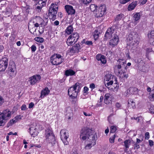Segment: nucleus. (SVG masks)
<instances>
[{"instance_id":"63","label":"nucleus","mask_w":154,"mask_h":154,"mask_svg":"<svg viewBox=\"0 0 154 154\" xmlns=\"http://www.w3.org/2000/svg\"><path fill=\"white\" fill-rule=\"evenodd\" d=\"M54 25L56 26L58 25L59 24V22L57 20H56L54 21Z\"/></svg>"},{"instance_id":"49","label":"nucleus","mask_w":154,"mask_h":154,"mask_svg":"<svg viewBox=\"0 0 154 154\" xmlns=\"http://www.w3.org/2000/svg\"><path fill=\"white\" fill-rule=\"evenodd\" d=\"M36 49V48L34 45H32L31 47V50L32 52H34Z\"/></svg>"},{"instance_id":"11","label":"nucleus","mask_w":154,"mask_h":154,"mask_svg":"<svg viewBox=\"0 0 154 154\" xmlns=\"http://www.w3.org/2000/svg\"><path fill=\"white\" fill-rule=\"evenodd\" d=\"M61 139L63 141L65 145H67L68 142L66 140L69 137L68 131L66 129H63L60 132Z\"/></svg>"},{"instance_id":"55","label":"nucleus","mask_w":154,"mask_h":154,"mask_svg":"<svg viewBox=\"0 0 154 154\" xmlns=\"http://www.w3.org/2000/svg\"><path fill=\"white\" fill-rule=\"evenodd\" d=\"M147 1V0H140V2L141 4L143 5L146 3Z\"/></svg>"},{"instance_id":"6","label":"nucleus","mask_w":154,"mask_h":154,"mask_svg":"<svg viewBox=\"0 0 154 154\" xmlns=\"http://www.w3.org/2000/svg\"><path fill=\"white\" fill-rule=\"evenodd\" d=\"M45 141L49 143H51L52 146H54L56 141L51 128L48 127L45 130Z\"/></svg>"},{"instance_id":"16","label":"nucleus","mask_w":154,"mask_h":154,"mask_svg":"<svg viewBox=\"0 0 154 154\" xmlns=\"http://www.w3.org/2000/svg\"><path fill=\"white\" fill-rule=\"evenodd\" d=\"M65 9L68 15H73L75 14V11L73 7L70 5H67L65 6Z\"/></svg>"},{"instance_id":"52","label":"nucleus","mask_w":154,"mask_h":154,"mask_svg":"<svg viewBox=\"0 0 154 154\" xmlns=\"http://www.w3.org/2000/svg\"><path fill=\"white\" fill-rule=\"evenodd\" d=\"M113 83V82L111 80L109 82H107L106 84V85L107 86H109L110 85H112Z\"/></svg>"},{"instance_id":"58","label":"nucleus","mask_w":154,"mask_h":154,"mask_svg":"<svg viewBox=\"0 0 154 154\" xmlns=\"http://www.w3.org/2000/svg\"><path fill=\"white\" fill-rule=\"evenodd\" d=\"M34 106V104L32 102L30 103L29 105V108H32Z\"/></svg>"},{"instance_id":"48","label":"nucleus","mask_w":154,"mask_h":154,"mask_svg":"<svg viewBox=\"0 0 154 154\" xmlns=\"http://www.w3.org/2000/svg\"><path fill=\"white\" fill-rule=\"evenodd\" d=\"M82 0V2L84 4H85L87 5V4L89 3L90 2H91L92 0Z\"/></svg>"},{"instance_id":"20","label":"nucleus","mask_w":154,"mask_h":154,"mask_svg":"<svg viewBox=\"0 0 154 154\" xmlns=\"http://www.w3.org/2000/svg\"><path fill=\"white\" fill-rule=\"evenodd\" d=\"M50 92V90L48 88L46 87L42 90L41 94L40 97L43 98L45 96L48 95Z\"/></svg>"},{"instance_id":"39","label":"nucleus","mask_w":154,"mask_h":154,"mask_svg":"<svg viewBox=\"0 0 154 154\" xmlns=\"http://www.w3.org/2000/svg\"><path fill=\"white\" fill-rule=\"evenodd\" d=\"M43 20L44 22L45 23V24L46 25L48 21V17L46 14H45L43 16Z\"/></svg>"},{"instance_id":"15","label":"nucleus","mask_w":154,"mask_h":154,"mask_svg":"<svg viewBox=\"0 0 154 154\" xmlns=\"http://www.w3.org/2000/svg\"><path fill=\"white\" fill-rule=\"evenodd\" d=\"M0 114L2 115L1 116H3L4 119L6 121L11 118L12 112L9 110L6 109L4 110L2 112H0Z\"/></svg>"},{"instance_id":"36","label":"nucleus","mask_w":154,"mask_h":154,"mask_svg":"<svg viewBox=\"0 0 154 154\" xmlns=\"http://www.w3.org/2000/svg\"><path fill=\"white\" fill-rule=\"evenodd\" d=\"M35 40L37 42L42 43L44 41V39L40 37H37L35 38Z\"/></svg>"},{"instance_id":"57","label":"nucleus","mask_w":154,"mask_h":154,"mask_svg":"<svg viewBox=\"0 0 154 154\" xmlns=\"http://www.w3.org/2000/svg\"><path fill=\"white\" fill-rule=\"evenodd\" d=\"M149 97L151 100L153 101V98H154V94H152L151 95H150Z\"/></svg>"},{"instance_id":"9","label":"nucleus","mask_w":154,"mask_h":154,"mask_svg":"<svg viewBox=\"0 0 154 154\" xmlns=\"http://www.w3.org/2000/svg\"><path fill=\"white\" fill-rule=\"evenodd\" d=\"M79 35L76 32L74 33L69 36L68 38L66 43L68 46H70L74 44L78 40Z\"/></svg>"},{"instance_id":"44","label":"nucleus","mask_w":154,"mask_h":154,"mask_svg":"<svg viewBox=\"0 0 154 154\" xmlns=\"http://www.w3.org/2000/svg\"><path fill=\"white\" fill-rule=\"evenodd\" d=\"M99 36V34L97 30H95L94 31V37L95 39L97 38Z\"/></svg>"},{"instance_id":"23","label":"nucleus","mask_w":154,"mask_h":154,"mask_svg":"<svg viewBox=\"0 0 154 154\" xmlns=\"http://www.w3.org/2000/svg\"><path fill=\"white\" fill-rule=\"evenodd\" d=\"M73 31V29L72 26L70 25L65 30V33L68 35H69L72 33Z\"/></svg>"},{"instance_id":"28","label":"nucleus","mask_w":154,"mask_h":154,"mask_svg":"<svg viewBox=\"0 0 154 154\" xmlns=\"http://www.w3.org/2000/svg\"><path fill=\"white\" fill-rule=\"evenodd\" d=\"M128 103L129 106H131L133 108H134L135 107V103L132 99H130L128 100Z\"/></svg>"},{"instance_id":"8","label":"nucleus","mask_w":154,"mask_h":154,"mask_svg":"<svg viewBox=\"0 0 154 154\" xmlns=\"http://www.w3.org/2000/svg\"><path fill=\"white\" fill-rule=\"evenodd\" d=\"M63 57L57 54L53 55L50 58V61L53 65H59L63 62Z\"/></svg>"},{"instance_id":"21","label":"nucleus","mask_w":154,"mask_h":154,"mask_svg":"<svg viewBox=\"0 0 154 154\" xmlns=\"http://www.w3.org/2000/svg\"><path fill=\"white\" fill-rule=\"evenodd\" d=\"M111 95L109 93L106 94L104 96V101L105 103L109 104L111 102Z\"/></svg>"},{"instance_id":"26","label":"nucleus","mask_w":154,"mask_h":154,"mask_svg":"<svg viewBox=\"0 0 154 154\" xmlns=\"http://www.w3.org/2000/svg\"><path fill=\"white\" fill-rule=\"evenodd\" d=\"M75 72L72 70L69 69L66 71L65 74L66 76L73 75L75 74Z\"/></svg>"},{"instance_id":"1","label":"nucleus","mask_w":154,"mask_h":154,"mask_svg":"<svg viewBox=\"0 0 154 154\" xmlns=\"http://www.w3.org/2000/svg\"><path fill=\"white\" fill-rule=\"evenodd\" d=\"M97 137L94 130L88 126L83 127L80 131V139L83 140H87L85 147V149H90L96 144L95 138Z\"/></svg>"},{"instance_id":"24","label":"nucleus","mask_w":154,"mask_h":154,"mask_svg":"<svg viewBox=\"0 0 154 154\" xmlns=\"http://www.w3.org/2000/svg\"><path fill=\"white\" fill-rule=\"evenodd\" d=\"M137 88L135 87H131L129 89L127 90V94H133L135 92H137Z\"/></svg>"},{"instance_id":"7","label":"nucleus","mask_w":154,"mask_h":154,"mask_svg":"<svg viewBox=\"0 0 154 154\" xmlns=\"http://www.w3.org/2000/svg\"><path fill=\"white\" fill-rule=\"evenodd\" d=\"M80 89L79 85L76 83L69 88L68 91V94L72 98L74 99L77 97Z\"/></svg>"},{"instance_id":"42","label":"nucleus","mask_w":154,"mask_h":154,"mask_svg":"<svg viewBox=\"0 0 154 154\" xmlns=\"http://www.w3.org/2000/svg\"><path fill=\"white\" fill-rule=\"evenodd\" d=\"M2 115L0 114V124L1 125L3 123H5V122L6 120L4 119V118L3 116H1Z\"/></svg>"},{"instance_id":"10","label":"nucleus","mask_w":154,"mask_h":154,"mask_svg":"<svg viewBox=\"0 0 154 154\" xmlns=\"http://www.w3.org/2000/svg\"><path fill=\"white\" fill-rule=\"evenodd\" d=\"M17 73L16 66L13 62L10 63L8 70V74L11 77L13 78Z\"/></svg>"},{"instance_id":"37","label":"nucleus","mask_w":154,"mask_h":154,"mask_svg":"<svg viewBox=\"0 0 154 154\" xmlns=\"http://www.w3.org/2000/svg\"><path fill=\"white\" fill-rule=\"evenodd\" d=\"M11 14V12L10 10L8 9L5 12L4 15L5 17H7L10 16Z\"/></svg>"},{"instance_id":"64","label":"nucleus","mask_w":154,"mask_h":154,"mask_svg":"<svg viewBox=\"0 0 154 154\" xmlns=\"http://www.w3.org/2000/svg\"><path fill=\"white\" fill-rule=\"evenodd\" d=\"M4 49V47L2 45H0V53Z\"/></svg>"},{"instance_id":"2","label":"nucleus","mask_w":154,"mask_h":154,"mask_svg":"<svg viewBox=\"0 0 154 154\" xmlns=\"http://www.w3.org/2000/svg\"><path fill=\"white\" fill-rule=\"evenodd\" d=\"M118 62L119 64L118 65L115 66L114 70L116 74L119 75L120 78L121 79H127L128 75L126 74L127 71V66L125 64L126 62L123 59H119Z\"/></svg>"},{"instance_id":"31","label":"nucleus","mask_w":154,"mask_h":154,"mask_svg":"<svg viewBox=\"0 0 154 154\" xmlns=\"http://www.w3.org/2000/svg\"><path fill=\"white\" fill-rule=\"evenodd\" d=\"M73 114L71 110H70L69 113H67L66 115V117L68 118L69 120H71L72 119Z\"/></svg>"},{"instance_id":"32","label":"nucleus","mask_w":154,"mask_h":154,"mask_svg":"<svg viewBox=\"0 0 154 154\" xmlns=\"http://www.w3.org/2000/svg\"><path fill=\"white\" fill-rule=\"evenodd\" d=\"M90 9L91 11H97V6L95 4H92L90 5Z\"/></svg>"},{"instance_id":"3","label":"nucleus","mask_w":154,"mask_h":154,"mask_svg":"<svg viewBox=\"0 0 154 154\" xmlns=\"http://www.w3.org/2000/svg\"><path fill=\"white\" fill-rule=\"evenodd\" d=\"M116 33L117 32L114 30L113 28L111 27L107 29L105 35V36L106 38H108L111 36L112 38L110 40L109 44L112 47L116 45L119 41Z\"/></svg>"},{"instance_id":"43","label":"nucleus","mask_w":154,"mask_h":154,"mask_svg":"<svg viewBox=\"0 0 154 154\" xmlns=\"http://www.w3.org/2000/svg\"><path fill=\"white\" fill-rule=\"evenodd\" d=\"M103 96H101L100 97V100L98 101V103L97 104V106H101V103L103 99Z\"/></svg>"},{"instance_id":"14","label":"nucleus","mask_w":154,"mask_h":154,"mask_svg":"<svg viewBox=\"0 0 154 154\" xmlns=\"http://www.w3.org/2000/svg\"><path fill=\"white\" fill-rule=\"evenodd\" d=\"M8 59L6 57L2 58L0 60V71H4L8 66Z\"/></svg>"},{"instance_id":"60","label":"nucleus","mask_w":154,"mask_h":154,"mask_svg":"<svg viewBox=\"0 0 154 154\" xmlns=\"http://www.w3.org/2000/svg\"><path fill=\"white\" fill-rule=\"evenodd\" d=\"M84 90L85 93L87 92L88 91V88L86 86H85L84 88Z\"/></svg>"},{"instance_id":"56","label":"nucleus","mask_w":154,"mask_h":154,"mask_svg":"<svg viewBox=\"0 0 154 154\" xmlns=\"http://www.w3.org/2000/svg\"><path fill=\"white\" fill-rule=\"evenodd\" d=\"M119 86L117 84H116V87H114V91L115 92H117L118 90Z\"/></svg>"},{"instance_id":"53","label":"nucleus","mask_w":154,"mask_h":154,"mask_svg":"<svg viewBox=\"0 0 154 154\" xmlns=\"http://www.w3.org/2000/svg\"><path fill=\"white\" fill-rule=\"evenodd\" d=\"M90 87L92 89H94L95 88V85L94 83H91L90 85Z\"/></svg>"},{"instance_id":"29","label":"nucleus","mask_w":154,"mask_h":154,"mask_svg":"<svg viewBox=\"0 0 154 154\" xmlns=\"http://www.w3.org/2000/svg\"><path fill=\"white\" fill-rule=\"evenodd\" d=\"M131 140H127L124 142V145L126 148H128L131 145Z\"/></svg>"},{"instance_id":"41","label":"nucleus","mask_w":154,"mask_h":154,"mask_svg":"<svg viewBox=\"0 0 154 154\" xmlns=\"http://www.w3.org/2000/svg\"><path fill=\"white\" fill-rule=\"evenodd\" d=\"M148 37L149 38L154 37V30H152L148 34Z\"/></svg>"},{"instance_id":"5","label":"nucleus","mask_w":154,"mask_h":154,"mask_svg":"<svg viewBox=\"0 0 154 154\" xmlns=\"http://www.w3.org/2000/svg\"><path fill=\"white\" fill-rule=\"evenodd\" d=\"M58 2L52 3L49 7L48 14L52 20H54L56 19V14L58 8Z\"/></svg>"},{"instance_id":"40","label":"nucleus","mask_w":154,"mask_h":154,"mask_svg":"<svg viewBox=\"0 0 154 154\" xmlns=\"http://www.w3.org/2000/svg\"><path fill=\"white\" fill-rule=\"evenodd\" d=\"M116 130V127L115 126H112L110 128V132L113 133Z\"/></svg>"},{"instance_id":"34","label":"nucleus","mask_w":154,"mask_h":154,"mask_svg":"<svg viewBox=\"0 0 154 154\" xmlns=\"http://www.w3.org/2000/svg\"><path fill=\"white\" fill-rule=\"evenodd\" d=\"M114 118L113 117V115L111 114L108 117V120L109 122L111 124H112L113 123V121H114Z\"/></svg>"},{"instance_id":"59","label":"nucleus","mask_w":154,"mask_h":154,"mask_svg":"<svg viewBox=\"0 0 154 154\" xmlns=\"http://www.w3.org/2000/svg\"><path fill=\"white\" fill-rule=\"evenodd\" d=\"M149 144L150 146H152L153 145V142L151 140H149Z\"/></svg>"},{"instance_id":"35","label":"nucleus","mask_w":154,"mask_h":154,"mask_svg":"<svg viewBox=\"0 0 154 154\" xmlns=\"http://www.w3.org/2000/svg\"><path fill=\"white\" fill-rule=\"evenodd\" d=\"M83 44L85 43L86 45H92L93 44L92 41H86L85 39H83L82 42Z\"/></svg>"},{"instance_id":"33","label":"nucleus","mask_w":154,"mask_h":154,"mask_svg":"<svg viewBox=\"0 0 154 154\" xmlns=\"http://www.w3.org/2000/svg\"><path fill=\"white\" fill-rule=\"evenodd\" d=\"M124 15L122 14H120L118 15L115 18V21H118L122 19L124 17Z\"/></svg>"},{"instance_id":"45","label":"nucleus","mask_w":154,"mask_h":154,"mask_svg":"<svg viewBox=\"0 0 154 154\" xmlns=\"http://www.w3.org/2000/svg\"><path fill=\"white\" fill-rule=\"evenodd\" d=\"M115 138V135H113L109 139L110 142L111 143H112L114 142V139Z\"/></svg>"},{"instance_id":"62","label":"nucleus","mask_w":154,"mask_h":154,"mask_svg":"<svg viewBox=\"0 0 154 154\" xmlns=\"http://www.w3.org/2000/svg\"><path fill=\"white\" fill-rule=\"evenodd\" d=\"M116 106L118 108H119V107H120L121 106V105L119 103H116Z\"/></svg>"},{"instance_id":"22","label":"nucleus","mask_w":154,"mask_h":154,"mask_svg":"<svg viewBox=\"0 0 154 154\" xmlns=\"http://www.w3.org/2000/svg\"><path fill=\"white\" fill-rule=\"evenodd\" d=\"M21 118V117L20 115L17 116L15 117L13 119H11L8 123V124L9 125H13L15 123L17 122Z\"/></svg>"},{"instance_id":"47","label":"nucleus","mask_w":154,"mask_h":154,"mask_svg":"<svg viewBox=\"0 0 154 154\" xmlns=\"http://www.w3.org/2000/svg\"><path fill=\"white\" fill-rule=\"evenodd\" d=\"M43 6H42L41 5H37L36 7V9L37 11L38 12H40L41 11L42 8Z\"/></svg>"},{"instance_id":"19","label":"nucleus","mask_w":154,"mask_h":154,"mask_svg":"<svg viewBox=\"0 0 154 154\" xmlns=\"http://www.w3.org/2000/svg\"><path fill=\"white\" fill-rule=\"evenodd\" d=\"M37 126H33L29 128V132L30 133L31 135L33 137L37 135V128H36Z\"/></svg>"},{"instance_id":"13","label":"nucleus","mask_w":154,"mask_h":154,"mask_svg":"<svg viewBox=\"0 0 154 154\" xmlns=\"http://www.w3.org/2000/svg\"><path fill=\"white\" fill-rule=\"evenodd\" d=\"M106 11V7L105 5H101L99 6L97 11L96 12L95 16L97 17H101Z\"/></svg>"},{"instance_id":"54","label":"nucleus","mask_w":154,"mask_h":154,"mask_svg":"<svg viewBox=\"0 0 154 154\" xmlns=\"http://www.w3.org/2000/svg\"><path fill=\"white\" fill-rule=\"evenodd\" d=\"M21 109L22 110H25L26 109V106L25 104H23L21 107Z\"/></svg>"},{"instance_id":"51","label":"nucleus","mask_w":154,"mask_h":154,"mask_svg":"<svg viewBox=\"0 0 154 154\" xmlns=\"http://www.w3.org/2000/svg\"><path fill=\"white\" fill-rule=\"evenodd\" d=\"M145 137L146 139H148L149 138V133L148 132H146L145 133Z\"/></svg>"},{"instance_id":"12","label":"nucleus","mask_w":154,"mask_h":154,"mask_svg":"<svg viewBox=\"0 0 154 154\" xmlns=\"http://www.w3.org/2000/svg\"><path fill=\"white\" fill-rule=\"evenodd\" d=\"M41 79V77L39 75H35L29 77L28 82L31 85H33L38 83Z\"/></svg>"},{"instance_id":"18","label":"nucleus","mask_w":154,"mask_h":154,"mask_svg":"<svg viewBox=\"0 0 154 154\" xmlns=\"http://www.w3.org/2000/svg\"><path fill=\"white\" fill-rule=\"evenodd\" d=\"M97 60L98 61H100L101 63L103 64H105L106 60L104 56L101 54H98L96 56Z\"/></svg>"},{"instance_id":"46","label":"nucleus","mask_w":154,"mask_h":154,"mask_svg":"<svg viewBox=\"0 0 154 154\" xmlns=\"http://www.w3.org/2000/svg\"><path fill=\"white\" fill-rule=\"evenodd\" d=\"M131 119H135L137 121V122H140V121L142 119V117L141 116H140V117H137L136 119L134 117L131 118Z\"/></svg>"},{"instance_id":"25","label":"nucleus","mask_w":154,"mask_h":154,"mask_svg":"<svg viewBox=\"0 0 154 154\" xmlns=\"http://www.w3.org/2000/svg\"><path fill=\"white\" fill-rule=\"evenodd\" d=\"M137 5L136 2H132L128 6V10L129 11H131L133 10Z\"/></svg>"},{"instance_id":"4","label":"nucleus","mask_w":154,"mask_h":154,"mask_svg":"<svg viewBox=\"0 0 154 154\" xmlns=\"http://www.w3.org/2000/svg\"><path fill=\"white\" fill-rule=\"evenodd\" d=\"M128 44L134 50L137 47L140 41V38L136 32L131 31L127 38Z\"/></svg>"},{"instance_id":"50","label":"nucleus","mask_w":154,"mask_h":154,"mask_svg":"<svg viewBox=\"0 0 154 154\" xmlns=\"http://www.w3.org/2000/svg\"><path fill=\"white\" fill-rule=\"evenodd\" d=\"M4 102L3 98L0 96V106H1Z\"/></svg>"},{"instance_id":"27","label":"nucleus","mask_w":154,"mask_h":154,"mask_svg":"<svg viewBox=\"0 0 154 154\" xmlns=\"http://www.w3.org/2000/svg\"><path fill=\"white\" fill-rule=\"evenodd\" d=\"M140 13H137L134 15L133 17V20L135 22L137 21L140 19Z\"/></svg>"},{"instance_id":"38","label":"nucleus","mask_w":154,"mask_h":154,"mask_svg":"<svg viewBox=\"0 0 154 154\" xmlns=\"http://www.w3.org/2000/svg\"><path fill=\"white\" fill-rule=\"evenodd\" d=\"M112 76V75L111 74H108L106 75L104 79L105 80L107 81H109L110 79H111V77Z\"/></svg>"},{"instance_id":"17","label":"nucleus","mask_w":154,"mask_h":154,"mask_svg":"<svg viewBox=\"0 0 154 154\" xmlns=\"http://www.w3.org/2000/svg\"><path fill=\"white\" fill-rule=\"evenodd\" d=\"M81 48L80 45L79 44H76L73 46L71 48L68 50V51L71 54H73L75 52H79Z\"/></svg>"},{"instance_id":"61","label":"nucleus","mask_w":154,"mask_h":154,"mask_svg":"<svg viewBox=\"0 0 154 154\" xmlns=\"http://www.w3.org/2000/svg\"><path fill=\"white\" fill-rule=\"evenodd\" d=\"M83 114L86 116H90L91 115L90 113L88 114L87 112H83Z\"/></svg>"},{"instance_id":"30","label":"nucleus","mask_w":154,"mask_h":154,"mask_svg":"<svg viewBox=\"0 0 154 154\" xmlns=\"http://www.w3.org/2000/svg\"><path fill=\"white\" fill-rule=\"evenodd\" d=\"M46 0H39L37 4V5H41L44 7L46 5Z\"/></svg>"}]
</instances>
